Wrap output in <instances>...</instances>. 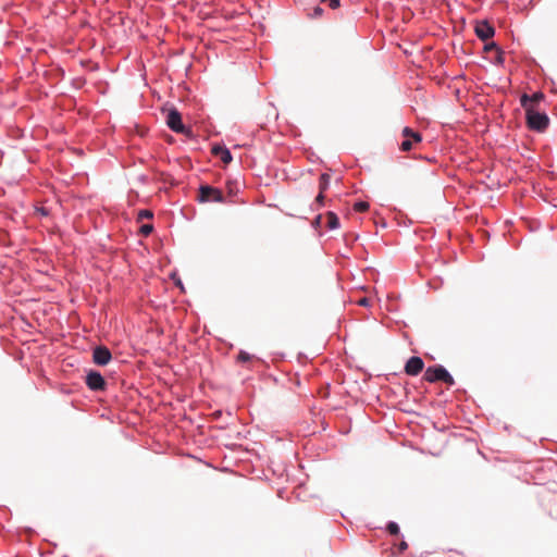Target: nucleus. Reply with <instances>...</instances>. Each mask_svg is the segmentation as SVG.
Wrapping results in <instances>:
<instances>
[{
	"label": "nucleus",
	"mask_w": 557,
	"mask_h": 557,
	"mask_svg": "<svg viewBox=\"0 0 557 557\" xmlns=\"http://www.w3.org/2000/svg\"><path fill=\"white\" fill-rule=\"evenodd\" d=\"M166 125L171 131L177 134H184L187 136H193V131L189 127H186L182 121V115L176 109H172L169 111L166 116Z\"/></svg>",
	"instance_id": "nucleus-3"
},
{
	"label": "nucleus",
	"mask_w": 557,
	"mask_h": 557,
	"mask_svg": "<svg viewBox=\"0 0 557 557\" xmlns=\"http://www.w3.org/2000/svg\"><path fill=\"white\" fill-rule=\"evenodd\" d=\"M369 209V203L367 201H357L354 203V210L357 212H364Z\"/></svg>",
	"instance_id": "nucleus-15"
},
{
	"label": "nucleus",
	"mask_w": 557,
	"mask_h": 557,
	"mask_svg": "<svg viewBox=\"0 0 557 557\" xmlns=\"http://www.w3.org/2000/svg\"><path fill=\"white\" fill-rule=\"evenodd\" d=\"M212 153L215 157H219L221 159V161L225 164L231 163L233 160L231 151L225 146H220V145L213 146Z\"/></svg>",
	"instance_id": "nucleus-9"
},
{
	"label": "nucleus",
	"mask_w": 557,
	"mask_h": 557,
	"mask_svg": "<svg viewBox=\"0 0 557 557\" xmlns=\"http://www.w3.org/2000/svg\"><path fill=\"white\" fill-rule=\"evenodd\" d=\"M414 133L416 132L408 126L403 129V136L406 137V139H410V137H412Z\"/></svg>",
	"instance_id": "nucleus-22"
},
{
	"label": "nucleus",
	"mask_w": 557,
	"mask_h": 557,
	"mask_svg": "<svg viewBox=\"0 0 557 557\" xmlns=\"http://www.w3.org/2000/svg\"><path fill=\"white\" fill-rule=\"evenodd\" d=\"M153 231V225L150 224V223H147V224H143L139 228V233L144 236H148L152 233Z\"/></svg>",
	"instance_id": "nucleus-17"
},
{
	"label": "nucleus",
	"mask_w": 557,
	"mask_h": 557,
	"mask_svg": "<svg viewBox=\"0 0 557 557\" xmlns=\"http://www.w3.org/2000/svg\"><path fill=\"white\" fill-rule=\"evenodd\" d=\"M85 384L90 391L101 392L107 387V382L103 376L95 370L86 371Z\"/></svg>",
	"instance_id": "nucleus-5"
},
{
	"label": "nucleus",
	"mask_w": 557,
	"mask_h": 557,
	"mask_svg": "<svg viewBox=\"0 0 557 557\" xmlns=\"http://www.w3.org/2000/svg\"><path fill=\"white\" fill-rule=\"evenodd\" d=\"M322 14H323V9L318 5L313 9V13L311 14V17H320Z\"/></svg>",
	"instance_id": "nucleus-24"
},
{
	"label": "nucleus",
	"mask_w": 557,
	"mask_h": 557,
	"mask_svg": "<svg viewBox=\"0 0 557 557\" xmlns=\"http://www.w3.org/2000/svg\"><path fill=\"white\" fill-rule=\"evenodd\" d=\"M475 35L479 39L487 41L495 35V28L486 20L476 23L474 28Z\"/></svg>",
	"instance_id": "nucleus-6"
},
{
	"label": "nucleus",
	"mask_w": 557,
	"mask_h": 557,
	"mask_svg": "<svg viewBox=\"0 0 557 557\" xmlns=\"http://www.w3.org/2000/svg\"><path fill=\"white\" fill-rule=\"evenodd\" d=\"M253 358H255L253 355H250L245 350H239V354L237 355V361H239V362L252 361Z\"/></svg>",
	"instance_id": "nucleus-13"
},
{
	"label": "nucleus",
	"mask_w": 557,
	"mask_h": 557,
	"mask_svg": "<svg viewBox=\"0 0 557 557\" xmlns=\"http://www.w3.org/2000/svg\"><path fill=\"white\" fill-rule=\"evenodd\" d=\"M321 221H322V216L321 215L315 216V219L313 221V226L314 227H319L320 224H321Z\"/></svg>",
	"instance_id": "nucleus-28"
},
{
	"label": "nucleus",
	"mask_w": 557,
	"mask_h": 557,
	"mask_svg": "<svg viewBox=\"0 0 557 557\" xmlns=\"http://www.w3.org/2000/svg\"><path fill=\"white\" fill-rule=\"evenodd\" d=\"M322 2H329L331 9H337L341 5V0H321Z\"/></svg>",
	"instance_id": "nucleus-23"
},
{
	"label": "nucleus",
	"mask_w": 557,
	"mask_h": 557,
	"mask_svg": "<svg viewBox=\"0 0 557 557\" xmlns=\"http://www.w3.org/2000/svg\"><path fill=\"white\" fill-rule=\"evenodd\" d=\"M387 531L392 535H397L399 533V527H398V524L396 522H389L387 524Z\"/></svg>",
	"instance_id": "nucleus-19"
},
{
	"label": "nucleus",
	"mask_w": 557,
	"mask_h": 557,
	"mask_svg": "<svg viewBox=\"0 0 557 557\" xmlns=\"http://www.w3.org/2000/svg\"><path fill=\"white\" fill-rule=\"evenodd\" d=\"M424 367V362L420 357H411L406 366H405V372L408 375H418Z\"/></svg>",
	"instance_id": "nucleus-8"
},
{
	"label": "nucleus",
	"mask_w": 557,
	"mask_h": 557,
	"mask_svg": "<svg viewBox=\"0 0 557 557\" xmlns=\"http://www.w3.org/2000/svg\"><path fill=\"white\" fill-rule=\"evenodd\" d=\"M505 61V58H504V51L499 48L498 51H495V63L496 64H503Z\"/></svg>",
	"instance_id": "nucleus-20"
},
{
	"label": "nucleus",
	"mask_w": 557,
	"mask_h": 557,
	"mask_svg": "<svg viewBox=\"0 0 557 557\" xmlns=\"http://www.w3.org/2000/svg\"><path fill=\"white\" fill-rule=\"evenodd\" d=\"M92 351H94L92 361L97 366H106L112 359L111 350H92Z\"/></svg>",
	"instance_id": "nucleus-10"
},
{
	"label": "nucleus",
	"mask_w": 557,
	"mask_h": 557,
	"mask_svg": "<svg viewBox=\"0 0 557 557\" xmlns=\"http://www.w3.org/2000/svg\"><path fill=\"white\" fill-rule=\"evenodd\" d=\"M152 218H153V212L151 210L141 209L138 211V214H137L138 221H141L144 219H152Z\"/></svg>",
	"instance_id": "nucleus-14"
},
{
	"label": "nucleus",
	"mask_w": 557,
	"mask_h": 557,
	"mask_svg": "<svg viewBox=\"0 0 557 557\" xmlns=\"http://www.w3.org/2000/svg\"><path fill=\"white\" fill-rule=\"evenodd\" d=\"M176 285H177V286H180V287L183 289V284H182L181 280H178V281L176 282Z\"/></svg>",
	"instance_id": "nucleus-31"
},
{
	"label": "nucleus",
	"mask_w": 557,
	"mask_h": 557,
	"mask_svg": "<svg viewBox=\"0 0 557 557\" xmlns=\"http://www.w3.org/2000/svg\"><path fill=\"white\" fill-rule=\"evenodd\" d=\"M528 127L532 131L543 132L548 127L549 119L546 113L534 109H524Z\"/></svg>",
	"instance_id": "nucleus-1"
},
{
	"label": "nucleus",
	"mask_w": 557,
	"mask_h": 557,
	"mask_svg": "<svg viewBox=\"0 0 557 557\" xmlns=\"http://www.w3.org/2000/svg\"><path fill=\"white\" fill-rule=\"evenodd\" d=\"M324 205V195L323 193L319 191L318 196L315 197V200L312 205L313 209H320Z\"/></svg>",
	"instance_id": "nucleus-16"
},
{
	"label": "nucleus",
	"mask_w": 557,
	"mask_h": 557,
	"mask_svg": "<svg viewBox=\"0 0 557 557\" xmlns=\"http://www.w3.org/2000/svg\"><path fill=\"white\" fill-rule=\"evenodd\" d=\"M331 176L327 173H322L319 180V189L324 193L330 186Z\"/></svg>",
	"instance_id": "nucleus-12"
},
{
	"label": "nucleus",
	"mask_w": 557,
	"mask_h": 557,
	"mask_svg": "<svg viewBox=\"0 0 557 557\" xmlns=\"http://www.w3.org/2000/svg\"><path fill=\"white\" fill-rule=\"evenodd\" d=\"M92 348L100 349V348H107V347L104 345H95Z\"/></svg>",
	"instance_id": "nucleus-30"
},
{
	"label": "nucleus",
	"mask_w": 557,
	"mask_h": 557,
	"mask_svg": "<svg viewBox=\"0 0 557 557\" xmlns=\"http://www.w3.org/2000/svg\"><path fill=\"white\" fill-rule=\"evenodd\" d=\"M36 211L42 216H48L50 213L49 210L45 207H38L36 208Z\"/></svg>",
	"instance_id": "nucleus-25"
},
{
	"label": "nucleus",
	"mask_w": 557,
	"mask_h": 557,
	"mask_svg": "<svg viewBox=\"0 0 557 557\" xmlns=\"http://www.w3.org/2000/svg\"><path fill=\"white\" fill-rule=\"evenodd\" d=\"M544 99V95L541 91H536L533 95L523 94L520 97V104L523 109H534V103H539Z\"/></svg>",
	"instance_id": "nucleus-7"
},
{
	"label": "nucleus",
	"mask_w": 557,
	"mask_h": 557,
	"mask_svg": "<svg viewBox=\"0 0 557 557\" xmlns=\"http://www.w3.org/2000/svg\"><path fill=\"white\" fill-rule=\"evenodd\" d=\"M412 148V141L411 139H405L400 144V150L401 151H409Z\"/></svg>",
	"instance_id": "nucleus-21"
},
{
	"label": "nucleus",
	"mask_w": 557,
	"mask_h": 557,
	"mask_svg": "<svg viewBox=\"0 0 557 557\" xmlns=\"http://www.w3.org/2000/svg\"><path fill=\"white\" fill-rule=\"evenodd\" d=\"M424 380L430 383L442 381L448 386H453L455 384L454 377L442 366L429 367L424 372Z\"/></svg>",
	"instance_id": "nucleus-2"
},
{
	"label": "nucleus",
	"mask_w": 557,
	"mask_h": 557,
	"mask_svg": "<svg viewBox=\"0 0 557 557\" xmlns=\"http://www.w3.org/2000/svg\"><path fill=\"white\" fill-rule=\"evenodd\" d=\"M416 143H420L422 140V136L420 133L416 132L413 136L411 137Z\"/></svg>",
	"instance_id": "nucleus-27"
},
{
	"label": "nucleus",
	"mask_w": 557,
	"mask_h": 557,
	"mask_svg": "<svg viewBox=\"0 0 557 557\" xmlns=\"http://www.w3.org/2000/svg\"><path fill=\"white\" fill-rule=\"evenodd\" d=\"M326 219L329 230H336L339 227V219L334 212L329 211L326 214Z\"/></svg>",
	"instance_id": "nucleus-11"
},
{
	"label": "nucleus",
	"mask_w": 557,
	"mask_h": 557,
	"mask_svg": "<svg viewBox=\"0 0 557 557\" xmlns=\"http://www.w3.org/2000/svg\"><path fill=\"white\" fill-rule=\"evenodd\" d=\"M484 51L485 52H492V51H498L499 50V46L495 42V41H491V42H486L484 45Z\"/></svg>",
	"instance_id": "nucleus-18"
},
{
	"label": "nucleus",
	"mask_w": 557,
	"mask_h": 557,
	"mask_svg": "<svg viewBox=\"0 0 557 557\" xmlns=\"http://www.w3.org/2000/svg\"><path fill=\"white\" fill-rule=\"evenodd\" d=\"M198 200L200 202H223L224 196L219 188L201 185L199 187Z\"/></svg>",
	"instance_id": "nucleus-4"
},
{
	"label": "nucleus",
	"mask_w": 557,
	"mask_h": 557,
	"mask_svg": "<svg viewBox=\"0 0 557 557\" xmlns=\"http://www.w3.org/2000/svg\"><path fill=\"white\" fill-rule=\"evenodd\" d=\"M407 548H408V544H407V542L401 541V542L399 543V545H398V550H399V553L405 552Z\"/></svg>",
	"instance_id": "nucleus-26"
},
{
	"label": "nucleus",
	"mask_w": 557,
	"mask_h": 557,
	"mask_svg": "<svg viewBox=\"0 0 557 557\" xmlns=\"http://www.w3.org/2000/svg\"><path fill=\"white\" fill-rule=\"evenodd\" d=\"M369 302H370V300H369L368 298H366V297H364V298H361V299L358 301V304H359L360 306H364V307L369 306Z\"/></svg>",
	"instance_id": "nucleus-29"
}]
</instances>
